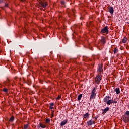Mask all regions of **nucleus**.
<instances>
[{
    "label": "nucleus",
    "mask_w": 129,
    "mask_h": 129,
    "mask_svg": "<svg viewBox=\"0 0 129 129\" xmlns=\"http://www.w3.org/2000/svg\"><path fill=\"white\" fill-rule=\"evenodd\" d=\"M61 5H62V6H65L66 2L64 1H62L61 2Z\"/></svg>",
    "instance_id": "obj_23"
},
{
    "label": "nucleus",
    "mask_w": 129,
    "mask_h": 129,
    "mask_svg": "<svg viewBox=\"0 0 129 129\" xmlns=\"http://www.w3.org/2000/svg\"><path fill=\"white\" fill-rule=\"evenodd\" d=\"M103 111L102 112V114L104 115L107 111L109 110V107H107L106 108H105L104 110H102Z\"/></svg>",
    "instance_id": "obj_13"
},
{
    "label": "nucleus",
    "mask_w": 129,
    "mask_h": 129,
    "mask_svg": "<svg viewBox=\"0 0 129 129\" xmlns=\"http://www.w3.org/2000/svg\"><path fill=\"white\" fill-rule=\"evenodd\" d=\"M29 128V124H27L24 125L23 129H28Z\"/></svg>",
    "instance_id": "obj_21"
},
{
    "label": "nucleus",
    "mask_w": 129,
    "mask_h": 129,
    "mask_svg": "<svg viewBox=\"0 0 129 129\" xmlns=\"http://www.w3.org/2000/svg\"><path fill=\"white\" fill-rule=\"evenodd\" d=\"M9 122L13 123L15 121V117L11 116L9 119H8Z\"/></svg>",
    "instance_id": "obj_10"
},
{
    "label": "nucleus",
    "mask_w": 129,
    "mask_h": 129,
    "mask_svg": "<svg viewBox=\"0 0 129 129\" xmlns=\"http://www.w3.org/2000/svg\"><path fill=\"white\" fill-rule=\"evenodd\" d=\"M50 106H54V103H50Z\"/></svg>",
    "instance_id": "obj_28"
},
{
    "label": "nucleus",
    "mask_w": 129,
    "mask_h": 129,
    "mask_svg": "<svg viewBox=\"0 0 129 129\" xmlns=\"http://www.w3.org/2000/svg\"><path fill=\"white\" fill-rule=\"evenodd\" d=\"M125 114L126 115H128V116H129V111H127L126 112H125Z\"/></svg>",
    "instance_id": "obj_27"
},
{
    "label": "nucleus",
    "mask_w": 129,
    "mask_h": 129,
    "mask_svg": "<svg viewBox=\"0 0 129 129\" xmlns=\"http://www.w3.org/2000/svg\"><path fill=\"white\" fill-rule=\"evenodd\" d=\"M101 34H108L109 31L108 30V27L105 26L103 29L101 30Z\"/></svg>",
    "instance_id": "obj_4"
},
{
    "label": "nucleus",
    "mask_w": 129,
    "mask_h": 129,
    "mask_svg": "<svg viewBox=\"0 0 129 129\" xmlns=\"http://www.w3.org/2000/svg\"><path fill=\"white\" fill-rule=\"evenodd\" d=\"M127 41V38H124L122 40V43H125V42Z\"/></svg>",
    "instance_id": "obj_22"
},
{
    "label": "nucleus",
    "mask_w": 129,
    "mask_h": 129,
    "mask_svg": "<svg viewBox=\"0 0 129 129\" xmlns=\"http://www.w3.org/2000/svg\"><path fill=\"white\" fill-rule=\"evenodd\" d=\"M118 52V49L115 48L114 50V54H116V53Z\"/></svg>",
    "instance_id": "obj_20"
},
{
    "label": "nucleus",
    "mask_w": 129,
    "mask_h": 129,
    "mask_svg": "<svg viewBox=\"0 0 129 129\" xmlns=\"http://www.w3.org/2000/svg\"><path fill=\"white\" fill-rule=\"evenodd\" d=\"M97 118H98V116H96L95 117V119H97Z\"/></svg>",
    "instance_id": "obj_32"
},
{
    "label": "nucleus",
    "mask_w": 129,
    "mask_h": 129,
    "mask_svg": "<svg viewBox=\"0 0 129 129\" xmlns=\"http://www.w3.org/2000/svg\"><path fill=\"white\" fill-rule=\"evenodd\" d=\"M5 7H6L7 8H8L9 7V4H7V3H5Z\"/></svg>",
    "instance_id": "obj_29"
},
{
    "label": "nucleus",
    "mask_w": 129,
    "mask_h": 129,
    "mask_svg": "<svg viewBox=\"0 0 129 129\" xmlns=\"http://www.w3.org/2000/svg\"><path fill=\"white\" fill-rule=\"evenodd\" d=\"M95 122L92 120H90L87 122L88 125H92V124H95Z\"/></svg>",
    "instance_id": "obj_8"
},
{
    "label": "nucleus",
    "mask_w": 129,
    "mask_h": 129,
    "mask_svg": "<svg viewBox=\"0 0 129 129\" xmlns=\"http://www.w3.org/2000/svg\"><path fill=\"white\" fill-rule=\"evenodd\" d=\"M4 84H5V85H7V86L10 85V80H9L8 79L7 81L4 82Z\"/></svg>",
    "instance_id": "obj_17"
},
{
    "label": "nucleus",
    "mask_w": 129,
    "mask_h": 129,
    "mask_svg": "<svg viewBox=\"0 0 129 129\" xmlns=\"http://www.w3.org/2000/svg\"><path fill=\"white\" fill-rule=\"evenodd\" d=\"M76 27H77V25H76Z\"/></svg>",
    "instance_id": "obj_40"
},
{
    "label": "nucleus",
    "mask_w": 129,
    "mask_h": 129,
    "mask_svg": "<svg viewBox=\"0 0 129 129\" xmlns=\"http://www.w3.org/2000/svg\"><path fill=\"white\" fill-rule=\"evenodd\" d=\"M84 118H89V114L88 113H86L84 115Z\"/></svg>",
    "instance_id": "obj_18"
},
{
    "label": "nucleus",
    "mask_w": 129,
    "mask_h": 129,
    "mask_svg": "<svg viewBox=\"0 0 129 129\" xmlns=\"http://www.w3.org/2000/svg\"><path fill=\"white\" fill-rule=\"evenodd\" d=\"M95 80L97 84H99V83H100V81H101V74H99L98 75H97L95 77Z\"/></svg>",
    "instance_id": "obj_3"
},
{
    "label": "nucleus",
    "mask_w": 129,
    "mask_h": 129,
    "mask_svg": "<svg viewBox=\"0 0 129 129\" xmlns=\"http://www.w3.org/2000/svg\"><path fill=\"white\" fill-rule=\"evenodd\" d=\"M111 98V97L109 96H106L104 98V102L107 103L108 101H109L110 99Z\"/></svg>",
    "instance_id": "obj_9"
},
{
    "label": "nucleus",
    "mask_w": 129,
    "mask_h": 129,
    "mask_svg": "<svg viewBox=\"0 0 129 129\" xmlns=\"http://www.w3.org/2000/svg\"><path fill=\"white\" fill-rule=\"evenodd\" d=\"M3 91H4V92H8L9 91V90H8V89H7V88H4Z\"/></svg>",
    "instance_id": "obj_24"
},
{
    "label": "nucleus",
    "mask_w": 129,
    "mask_h": 129,
    "mask_svg": "<svg viewBox=\"0 0 129 129\" xmlns=\"http://www.w3.org/2000/svg\"><path fill=\"white\" fill-rule=\"evenodd\" d=\"M52 114H54V111H52Z\"/></svg>",
    "instance_id": "obj_38"
},
{
    "label": "nucleus",
    "mask_w": 129,
    "mask_h": 129,
    "mask_svg": "<svg viewBox=\"0 0 129 129\" xmlns=\"http://www.w3.org/2000/svg\"><path fill=\"white\" fill-rule=\"evenodd\" d=\"M101 42L102 44H105L106 42V39H105V37L102 36L101 38Z\"/></svg>",
    "instance_id": "obj_11"
},
{
    "label": "nucleus",
    "mask_w": 129,
    "mask_h": 129,
    "mask_svg": "<svg viewBox=\"0 0 129 129\" xmlns=\"http://www.w3.org/2000/svg\"><path fill=\"white\" fill-rule=\"evenodd\" d=\"M115 91L116 92V94H119V93H120V90H119V88H116Z\"/></svg>",
    "instance_id": "obj_14"
},
{
    "label": "nucleus",
    "mask_w": 129,
    "mask_h": 129,
    "mask_svg": "<svg viewBox=\"0 0 129 129\" xmlns=\"http://www.w3.org/2000/svg\"><path fill=\"white\" fill-rule=\"evenodd\" d=\"M82 94H80L78 96V101H80L81 100V98H82Z\"/></svg>",
    "instance_id": "obj_15"
},
{
    "label": "nucleus",
    "mask_w": 129,
    "mask_h": 129,
    "mask_svg": "<svg viewBox=\"0 0 129 129\" xmlns=\"http://www.w3.org/2000/svg\"><path fill=\"white\" fill-rule=\"evenodd\" d=\"M50 119H46L45 120V122H46V123H49V122H50Z\"/></svg>",
    "instance_id": "obj_25"
},
{
    "label": "nucleus",
    "mask_w": 129,
    "mask_h": 129,
    "mask_svg": "<svg viewBox=\"0 0 129 129\" xmlns=\"http://www.w3.org/2000/svg\"><path fill=\"white\" fill-rule=\"evenodd\" d=\"M106 103L108 105H110V104H112V99L109 100Z\"/></svg>",
    "instance_id": "obj_16"
},
{
    "label": "nucleus",
    "mask_w": 129,
    "mask_h": 129,
    "mask_svg": "<svg viewBox=\"0 0 129 129\" xmlns=\"http://www.w3.org/2000/svg\"><path fill=\"white\" fill-rule=\"evenodd\" d=\"M114 103H115V104L117 103V101H115Z\"/></svg>",
    "instance_id": "obj_35"
},
{
    "label": "nucleus",
    "mask_w": 129,
    "mask_h": 129,
    "mask_svg": "<svg viewBox=\"0 0 129 129\" xmlns=\"http://www.w3.org/2000/svg\"><path fill=\"white\" fill-rule=\"evenodd\" d=\"M96 96V88H94L93 90L91 92V95L90 98V100L92 99H95Z\"/></svg>",
    "instance_id": "obj_1"
},
{
    "label": "nucleus",
    "mask_w": 129,
    "mask_h": 129,
    "mask_svg": "<svg viewBox=\"0 0 129 129\" xmlns=\"http://www.w3.org/2000/svg\"><path fill=\"white\" fill-rule=\"evenodd\" d=\"M37 127H38V128H40L41 127H40V126H38Z\"/></svg>",
    "instance_id": "obj_37"
},
{
    "label": "nucleus",
    "mask_w": 129,
    "mask_h": 129,
    "mask_svg": "<svg viewBox=\"0 0 129 129\" xmlns=\"http://www.w3.org/2000/svg\"><path fill=\"white\" fill-rule=\"evenodd\" d=\"M39 125L42 127V128H46V125L43 124L42 123H39Z\"/></svg>",
    "instance_id": "obj_19"
},
{
    "label": "nucleus",
    "mask_w": 129,
    "mask_h": 129,
    "mask_svg": "<svg viewBox=\"0 0 129 129\" xmlns=\"http://www.w3.org/2000/svg\"><path fill=\"white\" fill-rule=\"evenodd\" d=\"M49 108H50V109H53V107L50 106Z\"/></svg>",
    "instance_id": "obj_33"
},
{
    "label": "nucleus",
    "mask_w": 129,
    "mask_h": 129,
    "mask_svg": "<svg viewBox=\"0 0 129 129\" xmlns=\"http://www.w3.org/2000/svg\"><path fill=\"white\" fill-rule=\"evenodd\" d=\"M114 100H115V99H114ZM113 100V99H112V103H114L115 101Z\"/></svg>",
    "instance_id": "obj_31"
},
{
    "label": "nucleus",
    "mask_w": 129,
    "mask_h": 129,
    "mask_svg": "<svg viewBox=\"0 0 129 129\" xmlns=\"http://www.w3.org/2000/svg\"><path fill=\"white\" fill-rule=\"evenodd\" d=\"M72 12L73 13H71V12H68V15H69V18H71V19H72V18H75L76 17V15H75V10H74V9H72Z\"/></svg>",
    "instance_id": "obj_2"
},
{
    "label": "nucleus",
    "mask_w": 129,
    "mask_h": 129,
    "mask_svg": "<svg viewBox=\"0 0 129 129\" xmlns=\"http://www.w3.org/2000/svg\"><path fill=\"white\" fill-rule=\"evenodd\" d=\"M59 99H61V96L59 95L57 98H56V100H59Z\"/></svg>",
    "instance_id": "obj_26"
},
{
    "label": "nucleus",
    "mask_w": 129,
    "mask_h": 129,
    "mask_svg": "<svg viewBox=\"0 0 129 129\" xmlns=\"http://www.w3.org/2000/svg\"><path fill=\"white\" fill-rule=\"evenodd\" d=\"M24 33H27V31L26 30H24Z\"/></svg>",
    "instance_id": "obj_36"
},
{
    "label": "nucleus",
    "mask_w": 129,
    "mask_h": 129,
    "mask_svg": "<svg viewBox=\"0 0 129 129\" xmlns=\"http://www.w3.org/2000/svg\"><path fill=\"white\" fill-rule=\"evenodd\" d=\"M109 12L111 15H113V13H114V9H113V7L112 6H109L108 8Z\"/></svg>",
    "instance_id": "obj_6"
},
{
    "label": "nucleus",
    "mask_w": 129,
    "mask_h": 129,
    "mask_svg": "<svg viewBox=\"0 0 129 129\" xmlns=\"http://www.w3.org/2000/svg\"><path fill=\"white\" fill-rule=\"evenodd\" d=\"M103 71V69H102V66H99V68L98 69V72L99 74H101V73Z\"/></svg>",
    "instance_id": "obj_7"
},
{
    "label": "nucleus",
    "mask_w": 129,
    "mask_h": 129,
    "mask_svg": "<svg viewBox=\"0 0 129 129\" xmlns=\"http://www.w3.org/2000/svg\"><path fill=\"white\" fill-rule=\"evenodd\" d=\"M51 117H54V114H52Z\"/></svg>",
    "instance_id": "obj_34"
},
{
    "label": "nucleus",
    "mask_w": 129,
    "mask_h": 129,
    "mask_svg": "<svg viewBox=\"0 0 129 129\" xmlns=\"http://www.w3.org/2000/svg\"><path fill=\"white\" fill-rule=\"evenodd\" d=\"M1 3H5V0H0V4H1Z\"/></svg>",
    "instance_id": "obj_30"
},
{
    "label": "nucleus",
    "mask_w": 129,
    "mask_h": 129,
    "mask_svg": "<svg viewBox=\"0 0 129 129\" xmlns=\"http://www.w3.org/2000/svg\"><path fill=\"white\" fill-rule=\"evenodd\" d=\"M39 4L43 8H46L48 6V3L46 2L40 1Z\"/></svg>",
    "instance_id": "obj_5"
},
{
    "label": "nucleus",
    "mask_w": 129,
    "mask_h": 129,
    "mask_svg": "<svg viewBox=\"0 0 129 129\" xmlns=\"http://www.w3.org/2000/svg\"><path fill=\"white\" fill-rule=\"evenodd\" d=\"M125 122H126V120H125V119L124 120Z\"/></svg>",
    "instance_id": "obj_39"
},
{
    "label": "nucleus",
    "mask_w": 129,
    "mask_h": 129,
    "mask_svg": "<svg viewBox=\"0 0 129 129\" xmlns=\"http://www.w3.org/2000/svg\"><path fill=\"white\" fill-rule=\"evenodd\" d=\"M67 119H65L63 121H62L61 123H60V126L61 127L64 126V125H65V124H66V123H67Z\"/></svg>",
    "instance_id": "obj_12"
}]
</instances>
